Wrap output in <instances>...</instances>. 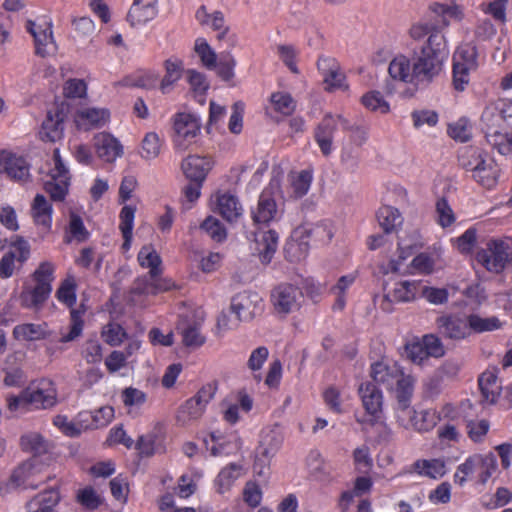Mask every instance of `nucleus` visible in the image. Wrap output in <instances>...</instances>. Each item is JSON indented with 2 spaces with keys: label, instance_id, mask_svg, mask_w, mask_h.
I'll return each mask as SVG.
<instances>
[{
  "label": "nucleus",
  "instance_id": "f257e3e1",
  "mask_svg": "<svg viewBox=\"0 0 512 512\" xmlns=\"http://www.w3.org/2000/svg\"><path fill=\"white\" fill-rule=\"evenodd\" d=\"M448 56L444 35L439 31L432 32L421 46L420 52L413 57L414 79L417 87H426L437 77Z\"/></svg>",
  "mask_w": 512,
  "mask_h": 512
},
{
  "label": "nucleus",
  "instance_id": "f03ea898",
  "mask_svg": "<svg viewBox=\"0 0 512 512\" xmlns=\"http://www.w3.org/2000/svg\"><path fill=\"white\" fill-rule=\"evenodd\" d=\"M370 376L377 384L383 385L387 390L393 391L397 400V410L415 413L410 409L413 394V379L405 375L403 370L396 363L389 364L378 361L371 365Z\"/></svg>",
  "mask_w": 512,
  "mask_h": 512
},
{
  "label": "nucleus",
  "instance_id": "7ed1b4c3",
  "mask_svg": "<svg viewBox=\"0 0 512 512\" xmlns=\"http://www.w3.org/2000/svg\"><path fill=\"white\" fill-rule=\"evenodd\" d=\"M476 260L487 271L501 273L508 263L512 262V242L501 239H491L486 247L479 250Z\"/></svg>",
  "mask_w": 512,
  "mask_h": 512
},
{
  "label": "nucleus",
  "instance_id": "20e7f679",
  "mask_svg": "<svg viewBox=\"0 0 512 512\" xmlns=\"http://www.w3.org/2000/svg\"><path fill=\"white\" fill-rule=\"evenodd\" d=\"M47 466L38 456H32L20 463L11 473L9 485L13 488L37 489L42 483L48 480L43 477Z\"/></svg>",
  "mask_w": 512,
  "mask_h": 512
},
{
  "label": "nucleus",
  "instance_id": "39448f33",
  "mask_svg": "<svg viewBox=\"0 0 512 512\" xmlns=\"http://www.w3.org/2000/svg\"><path fill=\"white\" fill-rule=\"evenodd\" d=\"M217 391L216 383H207L191 398L186 400L176 414L177 422L184 426L191 421L199 419L208 405L214 398Z\"/></svg>",
  "mask_w": 512,
  "mask_h": 512
},
{
  "label": "nucleus",
  "instance_id": "423d86ee",
  "mask_svg": "<svg viewBox=\"0 0 512 512\" xmlns=\"http://www.w3.org/2000/svg\"><path fill=\"white\" fill-rule=\"evenodd\" d=\"M304 300V295L298 286L291 283H280L270 293V302L274 312L286 316L297 311Z\"/></svg>",
  "mask_w": 512,
  "mask_h": 512
},
{
  "label": "nucleus",
  "instance_id": "0eeeda50",
  "mask_svg": "<svg viewBox=\"0 0 512 512\" xmlns=\"http://www.w3.org/2000/svg\"><path fill=\"white\" fill-rule=\"evenodd\" d=\"M54 167L50 170L49 179L44 183V190L52 201H64L70 186L69 170L63 163L58 148L53 151Z\"/></svg>",
  "mask_w": 512,
  "mask_h": 512
},
{
  "label": "nucleus",
  "instance_id": "6e6552de",
  "mask_svg": "<svg viewBox=\"0 0 512 512\" xmlns=\"http://www.w3.org/2000/svg\"><path fill=\"white\" fill-rule=\"evenodd\" d=\"M200 119L191 113H177L173 118V144L176 150L185 151L200 133Z\"/></svg>",
  "mask_w": 512,
  "mask_h": 512
},
{
  "label": "nucleus",
  "instance_id": "1a4fd4ad",
  "mask_svg": "<svg viewBox=\"0 0 512 512\" xmlns=\"http://www.w3.org/2000/svg\"><path fill=\"white\" fill-rule=\"evenodd\" d=\"M362 405L366 411L363 418H357L360 424H368L370 426L379 422L382 414L383 395L380 389L373 382L361 383L358 389Z\"/></svg>",
  "mask_w": 512,
  "mask_h": 512
},
{
  "label": "nucleus",
  "instance_id": "9d476101",
  "mask_svg": "<svg viewBox=\"0 0 512 512\" xmlns=\"http://www.w3.org/2000/svg\"><path fill=\"white\" fill-rule=\"evenodd\" d=\"M26 30L32 35L35 44V53L40 57H47L56 52V43L53 39L52 22L45 18L26 22Z\"/></svg>",
  "mask_w": 512,
  "mask_h": 512
},
{
  "label": "nucleus",
  "instance_id": "9b49d317",
  "mask_svg": "<svg viewBox=\"0 0 512 512\" xmlns=\"http://www.w3.org/2000/svg\"><path fill=\"white\" fill-rule=\"evenodd\" d=\"M195 17L200 25L209 26L218 32L216 38L221 44H226L227 48L236 45L237 37L230 32V27L226 25L224 14L221 11L208 13L206 6L202 5L196 11Z\"/></svg>",
  "mask_w": 512,
  "mask_h": 512
},
{
  "label": "nucleus",
  "instance_id": "f8f14e48",
  "mask_svg": "<svg viewBox=\"0 0 512 512\" xmlns=\"http://www.w3.org/2000/svg\"><path fill=\"white\" fill-rule=\"evenodd\" d=\"M263 300L257 292L243 291L231 299L230 310L238 321H251L263 312Z\"/></svg>",
  "mask_w": 512,
  "mask_h": 512
},
{
  "label": "nucleus",
  "instance_id": "ddd939ff",
  "mask_svg": "<svg viewBox=\"0 0 512 512\" xmlns=\"http://www.w3.org/2000/svg\"><path fill=\"white\" fill-rule=\"evenodd\" d=\"M343 116L327 113L314 129V140L323 156L328 157L333 152V138L338 126L342 128Z\"/></svg>",
  "mask_w": 512,
  "mask_h": 512
},
{
  "label": "nucleus",
  "instance_id": "4468645a",
  "mask_svg": "<svg viewBox=\"0 0 512 512\" xmlns=\"http://www.w3.org/2000/svg\"><path fill=\"white\" fill-rule=\"evenodd\" d=\"M31 409L46 410L53 408L57 402V389L50 380H41L36 388H26Z\"/></svg>",
  "mask_w": 512,
  "mask_h": 512
},
{
  "label": "nucleus",
  "instance_id": "2eb2a0df",
  "mask_svg": "<svg viewBox=\"0 0 512 512\" xmlns=\"http://www.w3.org/2000/svg\"><path fill=\"white\" fill-rule=\"evenodd\" d=\"M284 436L278 426L267 427L262 430L257 455L259 461L269 464L283 444Z\"/></svg>",
  "mask_w": 512,
  "mask_h": 512
},
{
  "label": "nucleus",
  "instance_id": "dca6fc26",
  "mask_svg": "<svg viewBox=\"0 0 512 512\" xmlns=\"http://www.w3.org/2000/svg\"><path fill=\"white\" fill-rule=\"evenodd\" d=\"M420 282L401 281L395 284L394 288L388 291L382 300L381 308L384 311H391L392 303H405L413 301L419 294Z\"/></svg>",
  "mask_w": 512,
  "mask_h": 512
},
{
  "label": "nucleus",
  "instance_id": "f3484780",
  "mask_svg": "<svg viewBox=\"0 0 512 512\" xmlns=\"http://www.w3.org/2000/svg\"><path fill=\"white\" fill-rule=\"evenodd\" d=\"M255 242V252L263 265H268L278 248L279 235L275 230L256 231L251 233Z\"/></svg>",
  "mask_w": 512,
  "mask_h": 512
},
{
  "label": "nucleus",
  "instance_id": "a211bd4d",
  "mask_svg": "<svg viewBox=\"0 0 512 512\" xmlns=\"http://www.w3.org/2000/svg\"><path fill=\"white\" fill-rule=\"evenodd\" d=\"M439 332L445 337L452 340H462L471 333L469 319L457 315L441 316L437 319Z\"/></svg>",
  "mask_w": 512,
  "mask_h": 512
},
{
  "label": "nucleus",
  "instance_id": "6ab92c4d",
  "mask_svg": "<svg viewBox=\"0 0 512 512\" xmlns=\"http://www.w3.org/2000/svg\"><path fill=\"white\" fill-rule=\"evenodd\" d=\"M64 119L65 114L62 109L56 107L53 110H49L39 132L41 140L54 143L62 139Z\"/></svg>",
  "mask_w": 512,
  "mask_h": 512
},
{
  "label": "nucleus",
  "instance_id": "aec40b11",
  "mask_svg": "<svg viewBox=\"0 0 512 512\" xmlns=\"http://www.w3.org/2000/svg\"><path fill=\"white\" fill-rule=\"evenodd\" d=\"M213 167L211 158L199 155H189L183 159L181 169L190 181L204 182Z\"/></svg>",
  "mask_w": 512,
  "mask_h": 512
},
{
  "label": "nucleus",
  "instance_id": "412c9836",
  "mask_svg": "<svg viewBox=\"0 0 512 512\" xmlns=\"http://www.w3.org/2000/svg\"><path fill=\"white\" fill-rule=\"evenodd\" d=\"M280 216L277 204L268 190H264L258 199L256 207L252 210V219L255 224L267 225Z\"/></svg>",
  "mask_w": 512,
  "mask_h": 512
},
{
  "label": "nucleus",
  "instance_id": "4be33fe9",
  "mask_svg": "<svg viewBox=\"0 0 512 512\" xmlns=\"http://www.w3.org/2000/svg\"><path fill=\"white\" fill-rule=\"evenodd\" d=\"M158 14V0H133L127 14L131 26H141L153 20Z\"/></svg>",
  "mask_w": 512,
  "mask_h": 512
},
{
  "label": "nucleus",
  "instance_id": "5701e85b",
  "mask_svg": "<svg viewBox=\"0 0 512 512\" xmlns=\"http://www.w3.org/2000/svg\"><path fill=\"white\" fill-rule=\"evenodd\" d=\"M94 147L98 157L106 162H113L123 154L120 142L105 132L95 135Z\"/></svg>",
  "mask_w": 512,
  "mask_h": 512
},
{
  "label": "nucleus",
  "instance_id": "b1692460",
  "mask_svg": "<svg viewBox=\"0 0 512 512\" xmlns=\"http://www.w3.org/2000/svg\"><path fill=\"white\" fill-rule=\"evenodd\" d=\"M52 287L49 283H36L32 288L24 286L20 293L19 300L20 304L24 308H39L48 299Z\"/></svg>",
  "mask_w": 512,
  "mask_h": 512
},
{
  "label": "nucleus",
  "instance_id": "393cba45",
  "mask_svg": "<svg viewBox=\"0 0 512 512\" xmlns=\"http://www.w3.org/2000/svg\"><path fill=\"white\" fill-rule=\"evenodd\" d=\"M60 493L57 488H50L35 495L26 503L28 512H57L56 506L60 502Z\"/></svg>",
  "mask_w": 512,
  "mask_h": 512
},
{
  "label": "nucleus",
  "instance_id": "a878e982",
  "mask_svg": "<svg viewBox=\"0 0 512 512\" xmlns=\"http://www.w3.org/2000/svg\"><path fill=\"white\" fill-rule=\"evenodd\" d=\"M216 211L226 221L234 222L242 216L243 208L235 195L225 192L216 195Z\"/></svg>",
  "mask_w": 512,
  "mask_h": 512
},
{
  "label": "nucleus",
  "instance_id": "bb28decb",
  "mask_svg": "<svg viewBox=\"0 0 512 512\" xmlns=\"http://www.w3.org/2000/svg\"><path fill=\"white\" fill-rule=\"evenodd\" d=\"M0 171H4L12 179L23 181L29 176V165L20 156L2 153L0 155Z\"/></svg>",
  "mask_w": 512,
  "mask_h": 512
},
{
  "label": "nucleus",
  "instance_id": "cd10ccee",
  "mask_svg": "<svg viewBox=\"0 0 512 512\" xmlns=\"http://www.w3.org/2000/svg\"><path fill=\"white\" fill-rule=\"evenodd\" d=\"M53 208L51 203L42 194H37L31 205V216L36 225L49 231L52 226Z\"/></svg>",
  "mask_w": 512,
  "mask_h": 512
},
{
  "label": "nucleus",
  "instance_id": "c85d7f7f",
  "mask_svg": "<svg viewBox=\"0 0 512 512\" xmlns=\"http://www.w3.org/2000/svg\"><path fill=\"white\" fill-rule=\"evenodd\" d=\"M162 428L157 426L153 431L141 435L136 442V449L142 456L150 457L155 453L163 452Z\"/></svg>",
  "mask_w": 512,
  "mask_h": 512
},
{
  "label": "nucleus",
  "instance_id": "c756f323",
  "mask_svg": "<svg viewBox=\"0 0 512 512\" xmlns=\"http://www.w3.org/2000/svg\"><path fill=\"white\" fill-rule=\"evenodd\" d=\"M499 173L500 169L496 162L492 158L486 156L483 164H481L474 174H472V177L483 187L491 189L496 185Z\"/></svg>",
  "mask_w": 512,
  "mask_h": 512
},
{
  "label": "nucleus",
  "instance_id": "7c9ffc66",
  "mask_svg": "<svg viewBox=\"0 0 512 512\" xmlns=\"http://www.w3.org/2000/svg\"><path fill=\"white\" fill-rule=\"evenodd\" d=\"M478 384L481 392V403L494 404L501 391L497 376L492 372H484L479 377Z\"/></svg>",
  "mask_w": 512,
  "mask_h": 512
},
{
  "label": "nucleus",
  "instance_id": "2f4dec72",
  "mask_svg": "<svg viewBox=\"0 0 512 512\" xmlns=\"http://www.w3.org/2000/svg\"><path fill=\"white\" fill-rule=\"evenodd\" d=\"M388 72L393 79L412 83L416 86V79L413 76V65L410 64V60L407 57L403 55L395 57L389 64Z\"/></svg>",
  "mask_w": 512,
  "mask_h": 512
},
{
  "label": "nucleus",
  "instance_id": "473e14b6",
  "mask_svg": "<svg viewBox=\"0 0 512 512\" xmlns=\"http://www.w3.org/2000/svg\"><path fill=\"white\" fill-rule=\"evenodd\" d=\"M46 324L25 323L16 325L13 329V336L17 340L36 341L46 339L49 332Z\"/></svg>",
  "mask_w": 512,
  "mask_h": 512
},
{
  "label": "nucleus",
  "instance_id": "72a5a7b5",
  "mask_svg": "<svg viewBox=\"0 0 512 512\" xmlns=\"http://www.w3.org/2000/svg\"><path fill=\"white\" fill-rule=\"evenodd\" d=\"M85 311L83 306L71 309L69 331L67 333L61 332L60 343L73 342L82 335Z\"/></svg>",
  "mask_w": 512,
  "mask_h": 512
},
{
  "label": "nucleus",
  "instance_id": "f704fd0d",
  "mask_svg": "<svg viewBox=\"0 0 512 512\" xmlns=\"http://www.w3.org/2000/svg\"><path fill=\"white\" fill-rule=\"evenodd\" d=\"M165 76L160 82L162 93H169L172 86L181 78L183 70V62L177 58L167 59L164 63Z\"/></svg>",
  "mask_w": 512,
  "mask_h": 512
},
{
  "label": "nucleus",
  "instance_id": "c9c22d12",
  "mask_svg": "<svg viewBox=\"0 0 512 512\" xmlns=\"http://www.w3.org/2000/svg\"><path fill=\"white\" fill-rule=\"evenodd\" d=\"M413 469L419 475L432 479L441 478L446 473L445 462L441 459L417 460L413 464Z\"/></svg>",
  "mask_w": 512,
  "mask_h": 512
},
{
  "label": "nucleus",
  "instance_id": "e433bc0d",
  "mask_svg": "<svg viewBox=\"0 0 512 512\" xmlns=\"http://www.w3.org/2000/svg\"><path fill=\"white\" fill-rule=\"evenodd\" d=\"M139 264L144 268H149V275L155 282L156 277L159 275V266L161 264V258L157 252L151 246H143L138 253Z\"/></svg>",
  "mask_w": 512,
  "mask_h": 512
},
{
  "label": "nucleus",
  "instance_id": "4c0bfd02",
  "mask_svg": "<svg viewBox=\"0 0 512 512\" xmlns=\"http://www.w3.org/2000/svg\"><path fill=\"white\" fill-rule=\"evenodd\" d=\"M135 217V208L131 206H124L120 212V225L119 229L123 235L122 249L127 251L130 249L132 241V230Z\"/></svg>",
  "mask_w": 512,
  "mask_h": 512
},
{
  "label": "nucleus",
  "instance_id": "58836bf2",
  "mask_svg": "<svg viewBox=\"0 0 512 512\" xmlns=\"http://www.w3.org/2000/svg\"><path fill=\"white\" fill-rule=\"evenodd\" d=\"M178 330L181 331L182 341L187 347H200L205 343V337L201 334L200 326L196 322H181Z\"/></svg>",
  "mask_w": 512,
  "mask_h": 512
},
{
  "label": "nucleus",
  "instance_id": "ea45409f",
  "mask_svg": "<svg viewBox=\"0 0 512 512\" xmlns=\"http://www.w3.org/2000/svg\"><path fill=\"white\" fill-rule=\"evenodd\" d=\"M482 130L496 131L505 130V124L496 104L488 105L481 115Z\"/></svg>",
  "mask_w": 512,
  "mask_h": 512
},
{
  "label": "nucleus",
  "instance_id": "a19ab883",
  "mask_svg": "<svg viewBox=\"0 0 512 512\" xmlns=\"http://www.w3.org/2000/svg\"><path fill=\"white\" fill-rule=\"evenodd\" d=\"M477 49L471 43H466L461 45L455 52L453 57V64L462 67H467L468 69L476 70L477 63Z\"/></svg>",
  "mask_w": 512,
  "mask_h": 512
},
{
  "label": "nucleus",
  "instance_id": "79ce46f5",
  "mask_svg": "<svg viewBox=\"0 0 512 512\" xmlns=\"http://www.w3.org/2000/svg\"><path fill=\"white\" fill-rule=\"evenodd\" d=\"M451 4L433 3L430 8L438 16L442 17L444 25H448L450 20L461 21L464 17L463 9L460 5L451 0Z\"/></svg>",
  "mask_w": 512,
  "mask_h": 512
},
{
  "label": "nucleus",
  "instance_id": "37998d69",
  "mask_svg": "<svg viewBox=\"0 0 512 512\" xmlns=\"http://www.w3.org/2000/svg\"><path fill=\"white\" fill-rule=\"evenodd\" d=\"M240 473H241V466L237 465L235 463H232V464L228 465L227 467L223 468L219 472V474L215 480V484L217 486V491L220 494H223L226 491H228L232 487V485L236 481V479L239 478Z\"/></svg>",
  "mask_w": 512,
  "mask_h": 512
},
{
  "label": "nucleus",
  "instance_id": "c03bdc74",
  "mask_svg": "<svg viewBox=\"0 0 512 512\" xmlns=\"http://www.w3.org/2000/svg\"><path fill=\"white\" fill-rule=\"evenodd\" d=\"M487 142L501 155H507L512 150V137H509L504 130L485 131Z\"/></svg>",
  "mask_w": 512,
  "mask_h": 512
},
{
  "label": "nucleus",
  "instance_id": "a18cd8bd",
  "mask_svg": "<svg viewBox=\"0 0 512 512\" xmlns=\"http://www.w3.org/2000/svg\"><path fill=\"white\" fill-rule=\"evenodd\" d=\"M486 154H483L478 148H466L458 157L459 165L472 174L483 164Z\"/></svg>",
  "mask_w": 512,
  "mask_h": 512
},
{
  "label": "nucleus",
  "instance_id": "49530a36",
  "mask_svg": "<svg viewBox=\"0 0 512 512\" xmlns=\"http://www.w3.org/2000/svg\"><path fill=\"white\" fill-rule=\"evenodd\" d=\"M187 77L191 89L195 94V98L200 104H204L206 101L205 95L209 89V83L206 80L205 75L191 69L187 71Z\"/></svg>",
  "mask_w": 512,
  "mask_h": 512
},
{
  "label": "nucleus",
  "instance_id": "de8ad7c7",
  "mask_svg": "<svg viewBox=\"0 0 512 512\" xmlns=\"http://www.w3.org/2000/svg\"><path fill=\"white\" fill-rule=\"evenodd\" d=\"M380 226L386 234L391 233L401 223L399 211L391 206H383L377 213Z\"/></svg>",
  "mask_w": 512,
  "mask_h": 512
},
{
  "label": "nucleus",
  "instance_id": "09e8293b",
  "mask_svg": "<svg viewBox=\"0 0 512 512\" xmlns=\"http://www.w3.org/2000/svg\"><path fill=\"white\" fill-rule=\"evenodd\" d=\"M468 319L470 331L475 333L494 331L502 326V323L496 316L482 318L477 314H470Z\"/></svg>",
  "mask_w": 512,
  "mask_h": 512
},
{
  "label": "nucleus",
  "instance_id": "8fccbe9b",
  "mask_svg": "<svg viewBox=\"0 0 512 512\" xmlns=\"http://www.w3.org/2000/svg\"><path fill=\"white\" fill-rule=\"evenodd\" d=\"M7 252H12L15 255V262L22 266L30 257V244L24 237L14 235L11 237Z\"/></svg>",
  "mask_w": 512,
  "mask_h": 512
},
{
  "label": "nucleus",
  "instance_id": "3c124183",
  "mask_svg": "<svg viewBox=\"0 0 512 512\" xmlns=\"http://www.w3.org/2000/svg\"><path fill=\"white\" fill-rule=\"evenodd\" d=\"M15 356L9 355L6 358V366L3 368L5 373L4 384L7 387H21L26 382V375L24 371L18 366H8Z\"/></svg>",
  "mask_w": 512,
  "mask_h": 512
},
{
  "label": "nucleus",
  "instance_id": "603ef678",
  "mask_svg": "<svg viewBox=\"0 0 512 512\" xmlns=\"http://www.w3.org/2000/svg\"><path fill=\"white\" fill-rule=\"evenodd\" d=\"M194 50L197 53V55L200 57L202 64L207 69H215L217 55H216L215 51L211 48V46L208 44L206 39L197 38L195 40Z\"/></svg>",
  "mask_w": 512,
  "mask_h": 512
},
{
  "label": "nucleus",
  "instance_id": "864d4df0",
  "mask_svg": "<svg viewBox=\"0 0 512 512\" xmlns=\"http://www.w3.org/2000/svg\"><path fill=\"white\" fill-rule=\"evenodd\" d=\"M270 100L275 111L282 115H291L296 109V102L289 93L275 92L271 95Z\"/></svg>",
  "mask_w": 512,
  "mask_h": 512
},
{
  "label": "nucleus",
  "instance_id": "5fc2aeb1",
  "mask_svg": "<svg viewBox=\"0 0 512 512\" xmlns=\"http://www.w3.org/2000/svg\"><path fill=\"white\" fill-rule=\"evenodd\" d=\"M478 462L479 463L476 472L478 473L479 481L482 484H485L496 471L497 460L492 453L486 455L478 454Z\"/></svg>",
  "mask_w": 512,
  "mask_h": 512
},
{
  "label": "nucleus",
  "instance_id": "6e6d98bb",
  "mask_svg": "<svg viewBox=\"0 0 512 512\" xmlns=\"http://www.w3.org/2000/svg\"><path fill=\"white\" fill-rule=\"evenodd\" d=\"M362 104L369 110L386 114L390 110V106L383 98L379 91H370L361 98Z\"/></svg>",
  "mask_w": 512,
  "mask_h": 512
},
{
  "label": "nucleus",
  "instance_id": "4d7b16f0",
  "mask_svg": "<svg viewBox=\"0 0 512 512\" xmlns=\"http://www.w3.org/2000/svg\"><path fill=\"white\" fill-rule=\"evenodd\" d=\"M236 61L230 52H221L218 63L216 62L217 74L225 82H229L234 77V68Z\"/></svg>",
  "mask_w": 512,
  "mask_h": 512
},
{
  "label": "nucleus",
  "instance_id": "13d9d810",
  "mask_svg": "<svg viewBox=\"0 0 512 512\" xmlns=\"http://www.w3.org/2000/svg\"><path fill=\"white\" fill-rule=\"evenodd\" d=\"M466 432L468 437L473 442H482L484 437L489 431L490 423L486 419H481L478 421L467 419L465 420Z\"/></svg>",
  "mask_w": 512,
  "mask_h": 512
},
{
  "label": "nucleus",
  "instance_id": "bf43d9fd",
  "mask_svg": "<svg viewBox=\"0 0 512 512\" xmlns=\"http://www.w3.org/2000/svg\"><path fill=\"white\" fill-rule=\"evenodd\" d=\"M478 463V454H474L468 457L464 463L457 467L456 473L454 475L455 483L459 486H463L466 483L468 477L477 471Z\"/></svg>",
  "mask_w": 512,
  "mask_h": 512
},
{
  "label": "nucleus",
  "instance_id": "052dcab7",
  "mask_svg": "<svg viewBox=\"0 0 512 512\" xmlns=\"http://www.w3.org/2000/svg\"><path fill=\"white\" fill-rule=\"evenodd\" d=\"M161 150V142L158 134L149 132L142 140L141 156L146 160L155 159Z\"/></svg>",
  "mask_w": 512,
  "mask_h": 512
},
{
  "label": "nucleus",
  "instance_id": "680f3d73",
  "mask_svg": "<svg viewBox=\"0 0 512 512\" xmlns=\"http://www.w3.org/2000/svg\"><path fill=\"white\" fill-rule=\"evenodd\" d=\"M101 335L104 341L110 346H119L127 336L122 326L113 322L103 327Z\"/></svg>",
  "mask_w": 512,
  "mask_h": 512
},
{
  "label": "nucleus",
  "instance_id": "e2e57ef3",
  "mask_svg": "<svg viewBox=\"0 0 512 512\" xmlns=\"http://www.w3.org/2000/svg\"><path fill=\"white\" fill-rule=\"evenodd\" d=\"M355 276L348 274L341 276L337 283L331 288V292L336 296L335 307L343 309L346 304L345 292L354 283Z\"/></svg>",
  "mask_w": 512,
  "mask_h": 512
},
{
  "label": "nucleus",
  "instance_id": "0e129e2a",
  "mask_svg": "<svg viewBox=\"0 0 512 512\" xmlns=\"http://www.w3.org/2000/svg\"><path fill=\"white\" fill-rule=\"evenodd\" d=\"M20 444L24 451L31 452L34 456L46 450L44 438L38 433H30L22 436Z\"/></svg>",
  "mask_w": 512,
  "mask_h": 512
},
{
  "label": "nucleus",
  "instance_id": "69168bd1",
  "mask_svg": "<svg viewBox=\"0 0 512 512\" xmlns=\"http://www.w3.org/2000/svg\"><path fill=\"white\" fill-rule=\"evenodd\" d=\"M313 176L310 170H302L292 180L293 194L301 198L307 194L310 189Z\"/></svg>",
  "mask_w": 512,
  "mask_h": 512
},
{
  "label": "nucleus",
  "instance_id": "338daca9",
  "mask_svg": "<svg viewBox=\"0 0 512 512\" xmlns=\"http://www.w3.org/2000/svg\"><path fill=\"white\" fill-rule=\"evenodd\" d=\"M126 85L144 89H153L157 86L159 76L155 72H142L132 78H127Z\"/></svg>",
  "mask_w": 512,
  "mask_h": 512
},
{
  "label": "nucleus",
  "instance_id": "774afa93",
  "mask_svg": "<svg viewBox=\"0 0 512 512\" xmlns=\"http://www.w3.org/2000/svg\"><path fill=\"white\" fill-rule=\"evenodd\" d=\"M342 129L346 132H349V144H354L358 147L362 146L368 139L367 131L364 127L358 126L354 123H351L348 119L343 117L342 120Z\"/></svg>",
  "mask_w": 512,
  "mask_h": 512
}]
</instances>
